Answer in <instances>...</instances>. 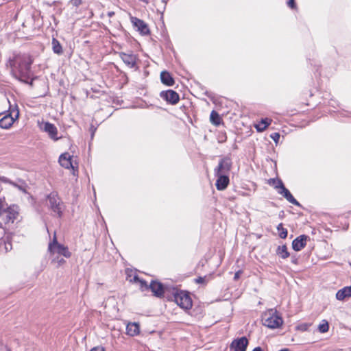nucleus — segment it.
<instances>
[{"mask_svg": "<svg viewBox=\"0 0 351 351\" xmlns=\"http://www.w3.org/2000/svg\"><path fill=\"white\" fill-rule=\"evenodd\" d=\"M210 119L211 123L215 125H219L221 123V117L219 114L214 110L210 113Z\"/></svg>", "mask_w": 351, "mask_h": 351, "instance_id": "a878e982", "label": "nucleus"}, {"mask_svg": "<svg viewBox=\"0 0 351 351\" xmlns=\"http://www.w3.org/2000/svg\"><path fill=\"white\" fill-rule=\"evenodd\" d=\"M127 280L131 282L139 284L140 288L144 291V288H147V282L138 278V276L132 271H127Z\"/></svg>", "mask_w": 351, "mask_h": 351, "instance_id": "f8f14e48", "label": "nucleus"}, {"mask_svg": "<svg viewBox=\"0 0 351 351\" xmlns=\"http://www.w3.org/2000/svg\"><path fill=\"white\" fill-rule=\"evenodd\" d=\"M217 176V180L216 181V188L219 191H223L226 189L228 186L230 180L227 175H221V174H215Z\"/></svg>", "mask_w": 351, "mask_h": 351, "instance_id": "2eb2a0df", "label": "nucleus"}, {"mask_svg": "<svg viewBox=\"0 0 351 351\" xmlns=\"http://www.w3.org/2000/svg\"><path fill=\"white\" fill-rule=\"evenodd\" d=\"M206 277H199L198 278L195 279V282L197 283H206Z\"/></svg>", "mask_w": 351, "mask_h": 351, "instance_id": "f704fd0d", "label": "nucleus"}, {"mask_svg": "<svg viewBox=\"0 0 351 351\" xmlns=\"http://www.w3.org/2000/svg\"><path fill=\"white\" fill-rule=\"evenodd\" d=\"M52 262L57 263L58 265L60 266V265H62V264H64L65 263V261L62 258H60L59 257H57V258H54L52 260Z\"/></svg>", "mask_w": 351, "mask_h": 351, "instance_id": "473e14b6", "label": "nucleus"}, {"mask_svg": "<svg viewBox=\"0 0 351 351\" xmlns=\"http://www.w3.org/2000/svg\"><path fill=\"white\" fill-rule=\"evenodd\" d=\"M311 325V323H302L296 326V330L302 332L307 331Z\"/></svg>", "mask_w": 351, "mask_h": 351, "instance_id": "7c9ffc66", "label": "nucleus"}, {"mask_svg": "<svg viewBox=\"0 0 351 351\" xmlns=\"http://www.w3.org/2000/svg\"><path fill=\"white\" fill-rule=\"evenodd\" d=\"M248 345V340L246 337H243L234 339L230 344V348L232 351H246Z\"/></svg>", "mask_w": 351, "mask_h": 351, "instance_id": "0eeeda50", "label": "nucleus"}, {"mask_svg": "<svg viewBox=\"0 0 351 351\" xmlns=\"http://www.w3.org/2000/svg\"><path fill=\"white\" fill-rule=\"evenodd\" d=\"M52 47H53V51L55 53L58 54V55L62 53V46H61L60 43H59V41L58 40H56V38L52 39Z\"/></svg>", "mask_w": 351, "mask_h": 351, "instance_id": "393cba45", "label": "nucleus"}, {"mask_svg": "<svg viewBox=\"0 0 351 351\" xmlns=\"http://www.w3.org/2000/svg\"><path fill=\"white\" fill-rule=\"evenodd\" d=\"M161 97L165 99L167 102L171 104H176L179 101V95L173 90L162 91L160 93Z\"/></svg>", "mask_w": 351, "mask_h": 351, "instance_id": "9b49d317", "label": "nucleus"}, {"mask_svg": "<svg viewBox=\"0 0 351 351\" xmlns=\"http://www.w3.org/2000/svg\"><path fill=\"white\" fill-rule=\"evenodd\" d=\"M318 330L321 333L327 332L329 330V324L327 320L323 319L318 325Z\"/></svg>", "mask_w": 351, "mask_h": 351, "instance_id": "bb28decb", "label": "nucleus"}, {"mask_svg": "<svg viewBox=\"0 0 351 351\" xmlns=\"http://www.w3.org/2000/svg\"><path fill=\"white\" fill-rule=\"evenodd\" d=\"M114 14V12H109L108 13V16L111 17Z\"/></svg>", "mask_w": 351, "mask_h": 351, "instance_id": "79ce46f5", "label": "nucleus"}, {"mask_svg": "<svg viewBox=\"0 0 351 351\" xmlns=\"http://www.w3.org/2000/svg\"><path fill=\"white\" fill-rule=\"evenodd\" d=\"M14 119L10 115H5L0 119V127L1 128H9L14 123Z\"/></svg>", "mask_w": 351, "mask_h": 351, "instance_id": "412c9836", "label": "nucleus"}, {"mask_svg": "<svg viewBox=\"0 0 351 351\" xmlns=\"http://www.w3.org/2000/svg\"><path fill=\"white\" fill-rule=\"evenodd\" d=\"M32 61L27 54L14 55L10 58L7 66L11 69L12 75L19 80L28 83L30 78V68Z\"/></svg>", "mask_w": 351, "mask_h": 351, "instance_id": "f257e3e1", "label": "nucleus"}, {"mask_svg": "<svg viewBox=\"0 0 351 351\" xmlns=\"http://www.w3.org/2000/svg\"><path fill=\"white\" fill-rule=\"evenodd\" d=\"M242 271L241 270H239L234 274V280H237L241 274Z\"/></svg>", "mask_w": 351, "mask_h": 351, "instance_id": "c9c22d12", "label": "nucleus"}, {"mask_svg": "<svg viewBox=\"0 0 351 351\" xmlns=\"http://www.w3.org/2000/svg\"><path fill=\"white\" fill-rule=\"evenodd\" d=\"M173 295L175 302L180 308L188 310L192 307V300L186 292L174 289Z\"/></svg>", "mask_w": 351, "mask_h": 351, "instance_id": "7ed1b4c3", "label": "nucleus"}, {"mask_svg": "<svg viewBox=\"0 0 351 351\" xmlns=\"http://www.w3.org/2000/svg\"><path fill=\"white\" fill-rule=\"evenodd\" d=\"M5 217L4 221L5 224L14 223L17 221L19 217V206L13 204L10 206L4 212Z\"/></svg>", "mask_w": 351, "mask_h": 351, "instance_id": "423d86ee", "label": "nucleus"}, {"mask_svg": "<svg viewBox=\"0 0 351 351\" xmlns=\"http://www.w3.org/2000/svg\"><path fill=\"white\" fill-rule=\"evenodd\" d=\"M8 207L5 197H0V216L4 213Z\"/></svg>", "mask_w": 351, "mask_h": 351, "instance_id": "cd10ccee", "label": "nucleus"}, {"mask_svg": "<svg viewBox=\"0 0 351 351\" xmlns=\"http://www.w3.org/2000/svg\"><path fill=\"white\" fill-rule=\"evenodd\" d=\"M270 137L274 141L276 144L278 143V141L280 139V134L278 132L273 133L270 135Z\"/></svg>", "mask_w": 351, "mask_h": 351, "instance_id": "2f4dec72", "label": "nucleus"}, {"mask_svg": "<svg viewBox=\"0 0 351 351\" xmlns=\"http://www.w3.org/2000/svg\"><path fill=\"white\" fill-rule=\"evenodd\" d=\"M351 297V285L339 289L336 293V298L338 300H343L346 298Z\"/></svg>", "mask_w": 351, "mask_h": 351, "instance_id": "6ab92c4d", "label": "nucleus"}, {"mask_svg": "<svg viewBox=\"0 0 351 351\" xmlns=\"http://www.w3.org/2000/svg\"><path fill=\"white\" fill-rule=\"evenodd\" d=\"M4 112H0V116H1L3 114Z\"/></svg>", "mask_w": 351, "mask_h": 351, "instance_id": "c03bdc74", "label": "nucleus"}, {"mask_svg": "<svg viewBox=\"0 0 351 351\" xmlns=\"http://www.w3.org/2000/svg\"><path fill=\"white\" fill-rule=\"evenodd\" d=\"M123 62L127 64L129 67L133 68L136 63L137 57L132 53H127L121 52L119 54Z\"/></svg>", "mask_w": 351, "mask_h": 351, "instance_id": "ddd939ff", "label": "nucleus"}, {"mask_svg": "<svg viewBox=\"0 0 351 351\" xmlns=\"http://www.w3.org/2000/svg\"><path fill=\"white\" fill-rule=\"evenodd\" d=\"M148 289H150L154 295L158 297L162 296L165 291V287L160 282L156 281H152L149 286L147 285V289L144 288V290Z\"/></svg>", "mask_w": 351, "mask_h": 351, "instance_id": "4468645a", "label": "nucleus"}, {"mask_svg": "<svg viewBox=\"0 0 351 351\" xmlns=\"http://www.w3.org/2000/svg\"><path fill=\"white\" fill-rule=\"evenodd\" d=\"M269 184L273 185L274 188L277 190H278L281 187V185L284 184L282 180L274 178L270 179L269 180Z\"/></svg>", "mask_w": 351, "mask_h": 351, "instance_id": "c756f323", "label": "nucleus"}, {"mask_svg": "<svg viewBox=\"0 0 351 351\" xmlns=\"http://www.w3.org/2000/svg\"><path fill=\"white\" fill-rule=\"evenodd\" d=\"M41 129L46 132L51 139L54 141L59 139V137L57 136L58 129L53 124L49 122H45Z\"/></svg>", "mask_w": 351, "mask_h": 351, "instance_id": "9d476101", "label": "nucleus"}, {"mask_svg": "<svg viewBox=\"0 0 351 351\" xmlns=\"http://www.w3.org/2000/svg\"><path fill=\"white\" fill-rule=\"evenodd\" d=\"M308 237L306 235H300L294 239L292 242V247L295 251H300L303 249L306 244Z\"/></svg>", "mask_w": 351, "mask_h": 351, "instance_id": "dca6fc26", "label": "nucleus"}, {"mask_svg": "<svg viewBox=\"0 0 351 351\" xmlns=\"http://www.w3.org/2000/svg\"><path fill=\"white\" fill-rule=\"evenodd\" d=\"M271 120L268 118L263 119L258 123L254 125L258 132H263L271 124Z\"/></svg>", "mask_w": 351, "mask_h": 351, "instance_id": "4be33fe9", "label": "nucleus"}, {"mask_svg": "<svg viewBox=\"0 0 351 351\" xmlns=\"http://www.w3.org/2000/svg\"><path fill=\"white\" fill-rule=\"evenodd\" d=\"M277 230L279 232V237L280 238L285 239L287 237V230L283 228L282 223L278 224Z\"/></svg>", "mask_w": 351, "mask_h": 351, "instance_id": "c85d7f7f", "label": "nucleus"}, {"mask_svg": "<svg viewBox=\"0 0 351 351\" xmlns=\"http://www.w3.org/2000/svg\"><path fill=\"white\" fill-rule=\"evenodd\" d=\"M49 208L58 217H61L62 213V205L58 195L56 193H50L48 197Z\"/></svg>", "mask_w": 351, "mask_h": 351, "instance_id": "39448f33", "label": "nucleus"}, {"mask_svg": "<svg viewBox=\"0 0 351 351\" xmlns=\"http://www.w3.org/2000/svg\"><path fill=\"white\" fill-rule=\"evenodd\" d=\"M59 162L62 167L66 169L73 167L71 156L68 153H64L60 156Z\"/></svg>", "mask_w": 351, "mask_h": 351, "instance_id": "a211bd4d", "label": "nucleus"}, {"mask_svg": "<svg viewBox=\"0 0 351 351\" xmlns=\"http://www.w3.org/2000/svg\"><path fill=\"white\" fill-rule=\"evenodd\" d=\"M130 20L134 27H136L142 35H148L149 34V29L143 20L134 16H131Z\"/></svg>", "mask_w": 351, "mask_h": 351, "instance_id": "6e6552de", "label": "nucleus"}, {"mask_svg": "<svg viewBox=\"0 0 351 351\" xmlns=\"http://www.w3.org/2000/svg\"><path fill=\"white\" fill-rule=\"evenodd\" d=\"M262 322L264 326L269 328H277L283 323L282 318L277 311L273 308L269 309L263 314Z\"/></svg>", "mask_w": 351, "mask_h": 351, "instance_id": "f03ea898", "label": "nucleus"}, {"mask_svg": "<svg viewBox=\"0 0 351 351\" xmlns=\"http://www.w3.org/2000/svg\"><path fill=\"white\" fill-rule=\"evenodd\" d=\"M5 231L4 228L1 226H0V239H3V236L5 235Z\"/></svg>", "mask_w": 351, "mask_h": 351, "instance_id": "4c0bfd02", "label": "nucleus"}, {"mask_svg": "<svg viewBox=\"0 0 351 351\" xmlns=\"http://www.w3.org/2000/svg\"><path fill=\"white\" fill-rule=\"evenodd\" d=\"M72 1L73 3L76 6L79 5L81 3V0H72Z\"/></svg>", "mask_w": 351, "mask_h": 351, "instance_id": "ea45409f", "label": "nucleus"}, {"mask_svg": "<svg viewBox=\"0 0 351 351\" xmlns=\"http://www.w3.org/2000/svg\"><path fill=\"white\" fill-rule=\"evenodd\" d=\"M4 247H5V252H9L12 250V243L10 242H5L4 241Z\"/></svg>", "mask_w": 351, "mask_h": 351, "instance_id": "72a5a7b5", "label": "nucleus"}, {"mask_svg": "<svg viewBox=\"0 0 351 351\" xmlns=\"http://www.w3.org/2000/svg\"><path fill=\"white\" fill-rule=\"evenodd\" d=\"M278 193L282 195L289 202L296 206H300L299 202L293 197L290 191L285 188L284 184L281 185V187L278 190Z\"/></svg>", "mask_w": 351, "mask_h": 351, "instance_id": "f3484780", "label": "nucleus"}, {"mask_svg": "<svg viewBox=\"0 0 351 351\" xmlns=\"http://www.w3.org/2000/svg\"><path fill=\"white\" fill-rule=\"evenodd\" d=\"M90 351H105L104 348L101 347H95L90 350Z\"/></svg>", "mask_w": 351, "mask_h": 351, "instance_id": "58836bf2", "label": "nucleus"}, {"mask_svg": "<svg viewBox=\"0 0 351 351\" xmlns=\"http://www.w3.org/2000/svg\"><path fill=\"white\" fill-rule=\"evenodd\" d=\"M276 254L283 259H285L289 256V253L287 251V247L285 245L279 246L276 250Z\"/></svg>", "mask_w": 351, "mask_h": 351, "instance_id": "b1692460", "label": "nucleus"}, {"mask_svg": "<svg viewBox=\"0 0 351 351\" xmlns=\"http://www.w3.org/2000/svg\"><path fill=\"white\" fill-rule=\"evenodd\" d=\"M252 351H262V349L260 347H256Z\"/></svg>", "mask_w": 351, "mask_h": 351, "instance_id": "a19ab883", "label": "nucleus"}, {"mask_svg": "<svg viewBox=\"0 0 351 351\" xmlns=\"http://www.w3.org/2000/svg\"><path fill=\"white\" fill-rule=\"evenodd\" d=\"M231 162L230 159H222L217 167L215 169V174L226 175L230 170Z\"/></svg>", "mask_w": 351, "mask_h": 351, "instance_id": "1a4fd4ad", "label": "nucleus"}, {"mask_svg": "<svg viewBox=\"0 0 351 351\" xmlns=\"http://www.w3.org/2000/svg\"><path fill=\"white\" fill-rule=\"evenodd\" d=\"M288 6H289L291 8H294L295 6L294 0H289L287 2Z\"/></svg>", "mask_w": 351, "mask_h": 351, "instance_id": "e433bc0d", "label": "nucleus"}, {"mask_svg": "<svg viewBox=\"0 0 351 351\" xmlns=\"http://www.w3.org/2000/svg\"><path fill=\"white\" fill-rule=\"evenodd\" d=\"M160 79L161 82L167 86H173L174 84V80L169 73L167 71H162L160 73Z\"/></svg>", "mask_w": 351, "mask_h": 351, "instance_id": "5701e85b", "label": "nucleus"}, {"mask_svg": "<svg viewBox=\"0 0 351 351\" xmlns=\"http://www.w3.org/2000/svg\"><path fill=\"white\" fill-rule=\"evenodd\" d=\"M48 250L53 255H62L65 258H69L71 256V253L69 251L67 247L57 241L56 233L53 235V241L49 244Z\"/></svg>", "mask_w": 351, "mask_h": 351, "instance_id": "20e7f679", "label": "nucleus"}, {"mask_svg": "<svg viewBox=\"0 0 351 351\" xmlns=\"http://www.w3.org/2000/svg\"><path fill=\"white\" fill-rule=\"evenodd\" d=\"M16 118H17L19 117V111L16 112Z\"/></svg>", "mask_w": 351, "mask_h": 351, "instance_id": "37998d69", "label": "nucleus"}, {"mask_svg": "<svg viewBox=\"0 0 351 351\" xmlns=\"http://www.w3.org/2000/svg\"><path fill=\"white\" fill-rule=\"evenodd\" d=\"M127 334L130 336H135L139 334L140 328L138 324L136 322L129 323L126 327Z\"/></svg>", "mask_w": 351, "mask_h": 351, "instance_id": "aec40b11", "label": "nucleus"}]
</instances>
